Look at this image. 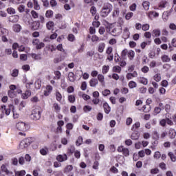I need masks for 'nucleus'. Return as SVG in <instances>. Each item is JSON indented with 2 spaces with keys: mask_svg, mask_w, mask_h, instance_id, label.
<instances>
[{
  "mask_svg": "<svg viewBox=\"0 0 176 176\" xmlns=\"http://www.w3.org/2000/svg\"><path fill=\"white\" fill-rule=\"evenodd\" d=\"M112 8H113L112 5L109 3L104 5L100 12V16H102V17H107V16H108L109 12H112Z\"/></svg>",
  "mask_w": 176,
  "mask_h": 176,
  "instance_id": "1",
  "label": "nucleus"
},
{
  "mask_svg": "<svg viewBox=\"0 0 176 176\" xmlns=\"http://www.w3.org/2000/svg\"><path fill=\"white\" fill-rule=\"evenodd\" d=\"M32 142H34V139L32 138H26L20 142L19 146L21 149H25V148H28Z\"/></svg>",
  "mask_w": 176,
  "mask_h": 176,
  "instance_id": "2",
  "label": "nucleus"
},
{
  "mask_svg": "<svg viewBox=\"0 0 176 176\" xmlns=\"http://www.w3.org/2000/svg\"><path fill=\"white\" fill-rule=\"evenodd\" d=\"M30 118L33 119V120H39L41 119V111H39L38 109L32 110Z\"/></svg>",
  "mask_w": 176,
  "mask_h": 176,
  "instance_id": "3",
  "label": "nucleus"
},
{
  "mask_svg": "<svg viewBox=\"0 0 176 176\" xmlns=\"http://www.w3.org/2000/svg\"><path fill=\"white\" fill-rule=\"evenodd\" d=\"M31 25V30H32V31H38V30H42L43 28V25H41V21H39L32 22Z\"/></svg>",
  "mask_w": 176,
  "mask_h": 176,
  "instance_id": "4",
  "label": "nucleus"
},
{
  "mask_svg": "<svg viewBox=\"0 0 176 176\" xmlns=\"http://www.w3.org/2000/svg\"><path fill=\"white\" fill-rule=\"evenodd\" d=\"M28 126V125L23 122H19L16 125L17 130H19V131H25L27 130Z\"/></svg>",
  "mask_w": 176,
  "mask_h": 176,
  "instance_id": "5",
  "label": "nucleus"
},
{
  "mask_svg": "<svg viewBox=\"0 0 176 176\" xmlns=\"http://www.w3.org/2000/svg\"><path fill=\"white\" fill-rule=\"evenodd\" d=\"M10 108H14V106L13 104L10 105V108L6 109V105L1 106V111L2 112H5L6 115L9 116L10 115Z\"/></svg>",
  "mask_w": 176,
  "mask_h": 176,
  "instance_id": "6",
  "label": "nucleus"
},
{
  "mask_svg": "<svg viewBox=\"0 0 176 176\" xmlns=\"http://www.w3.org/2000/svg\"><path fill=\"white\" fill-rule=\"evenodd\" d=\"M56 160H58V162H60L61 163L65 160H68V156H67V154L58 155L56 157Z\"/></svg>",
  "mask_w": 176,
  "mask_h": 176,
  "instance_id": "7",
  "label": "nucleus"
},
{
  "mask_svg": "<svg viewBox=\"0 0 176 176\" xmlns=\"http://www.w3.org/2000/svg\"><path fill=\"white\" fill-rule=\"evenodd\" d=\"M89 85L91 87H96L98 85V80L97 78H91L89 81Z\"/></svg>",
  "mask_w": 176,
  "mask_h": 176,
  "instance_id": "8",
  "label": "nucleus"
},
{
  "mask_svg": "<svg viewBox=\"0 0 176 176\" xmlns=\"http://www.w3.org/2000/svg\"><path fill=\"white\" fill-rule=\"evenodd\" d=\"M103 108L105 113L108 114L111 112V107H109V104H108L107 102L103 104Z\"/></svg>",
  "mask_w": 176,
  "mask_h": 176,
  "instance_id": "9",
  "label": "nucleus"
},
{
  "mask_svg": "<svg viewBox=\"0 0 176 176\" xmlns=\"http://www.w3.org/2000/svg\"><path fill=\"white\" fill-rule=\"evenodd\" d=\"M18 20L19 16L17 15H12L8 18V21H10V23H16Z\"/></svg>",
  "mask_w": 176,
  "mask_h": 176,
  "instance_id": "10",
  "label": "nucleus"
},
{
  "mask_svg": "<svg viewBox=\"0 0 176 176\" xmlns=\"http://www.w3.org/2000/svg\"><path fill=\"white\" fill-rule=\"evenodd\" d=\"M1 171H3V173H5L7 174V175H9V174H13V173L9 171V170H8V168H6V166L5 164H3L1 167Z\"/></svg>",
  "mask_w": 176,
  "mask_h": 176,
  "instance_id": "11",
  "label": "nucleus"
},
{
  "mask_svg": "<svg viewBox=\"0 0 176 176\" xmlns=\"http://www.w3.org/2000/svg\"><path fill=\"white\" fill-rule=\"evenodd\" d=\"M175 135H176L175 130L173 129H170L169 130V137H170V138L173 140V138H175Z\"/></svg>",
  "mask_w": 176,
  "mask_h": 176,
  "instance_id": "12",
  "label": "nucleus"
},
{
  "mask_svg": "<svg viewBox=\"0 0 176 176\" xmlns=\"http://www.w3.org/2000/svg\"><path fill=\"white\" fill-rule=\"evenodd\" d=\"M68 78L69 82H75V74H74V72H69L68 74Z\"/></svg>",
  "mask_w": 176,
  "mask_h": 176,
  "instance_id": "13",
  "label": "nucleus"
},
{
  "mask_svg": "<svg viewBox=\"0 0 176 176\" xmlns=\"http://www.w3.org/2000/svg\"><path fill=\"white\" fill-rule=\"evenodd\" d=\"M13 30L14 32H20V31H21V26L19 24L14 25Z\"/></svg>",
  "mask_w": 176,
  "mask_h": 176,
  "instance_id": "14",
  "label": "nucleus"
},
{
  "mask_svg": "<svg viewBox=\"0 0 176 176\" xmlns=\"http://www.w3.org/2000/svg\"><path fill=\"white\" fill-rule=\"evenodd\" d=\"M31 96V91L30 90H27L23 95H22L23 99V100H27Z\"/></svg>",
  "mask_w": 176,
  "mask_h": 176,
  "instance_id": "15",
  "label": "nucleus"
},
{
  "mask_svg": "<svg viewBox=\"0 0 176 176\" xmlns=\"http://www.w3.org/2000/svg\"><path fill=\"white\" fill-rule=\"evenodd\" d=\"M46 27L47 28V30H52V28H53V27H54V22L50 21L47 23L46 24Z\"/></svg>",
  "mask_w": 176,
  "mask_h": 176,
  "instance_id": "16",
  "label": "nucleus"
},
{
  "mask_svg": "<svg viewBox=\"0 0 176 176\" xmlns=\"http://www.w3.org/2000/svg\"><path fill=\"white\" fill-rule=\"evenodd\" d=\"M35 89H36L37 90H39V89H41V86H42V81H41V80H37L35 83Z\"/></svg>",
  "mask_w": 176,
  "mask_h": 176,
  "instance_id": "17",
  "label": "nucleus"
},
{
  "mask_svg": "<svg viewBox=\"0 0 176 176\" xmlns=\"http://www.w3.org/2000/svg\"><path fill=\"white\" fill-rule=\"evenodd\" d=\"M75 152V146H71L67 150V155L71 156Z\"/></svg>",
  "mask_w": 176,
  "mask_h": 176,
  "instance_id": "18",
  "label": "nucleus"
},
{
  "mask_svg": "<svg viewBox=\"0 0 176 176\" xmlns=\"http://www.w3.org/2000/svg\"><path fill=\"white\" fill-rule=\"evenodd\" d=\"M131 140H137L140 138V134L138 133H133L131 135Z\"/></svg>",
  "mask_w": 176,
  "mask_h": 176,
  "instance_id": "19",
  "label": "nucleus"
},
{
  "mask_svg": "<svg viewBox=\"0 0 176 176\" xmlns=\"http://www.w3.org/2000/svg\"><path fill=\"white\" fill-rule=\"evenodd\" d=\"M83 142V138L82 136H79L78 140L76 142V145L77 146H80V144Z\"/></svg>",
  "mask_w": 176,
  "mask_h": 176,
  "instance_id": "20",
  "label": "nucleus"
},
{
  "mask_svg": "<svg viewBox=\"0 0 176 176\" xmlns=\"http://www.w3.org/2000/svg\"><path fill=\"white\" fill-rule=\"evenodd\" d=\"M135 53L134 52V51L133 50H130L128 52V57L129 58V60H133L134 58V56H135Z\"/></svg>",
  "mask_w": 176,
  "mask_h": 176,
  "instance_id": "21",
  "label": "nucleus"
},
{
  "mask_svg": "<svg viewBox=\"0 0 176 176\" xmlns=\"http://www.w3.org/2000/svg\"><path fill=\"white\" fill-rule=\"evenodd\" d=\"M45 16L47 19H50L51 17H53V11L51 10H47V12L45 13Z\"/></svg>",
  "mask_w": 176,
  "mask_h": 176,
  "instance_id": "22",
  "label": "nucleus"
},
{
  "mask_svg": "<svg viewBox=\"0 0 176 176\" xmlns=\"http://www.w3.org/2000/svg\"><path fill=\"white\" fill-rule=\"evenodd\" d=\"M104 49H105V43H102L98 46V52L99 53H102L104 52Z\"/></svg>",
  "mask_w": 176,
  "mask_h": 176,
  "instance_id": "23",
  "label": "nucleus"
},
{
  "mask_svg": "<svg viewBox=\"0 0 176 176\" xmlns=\"http://www.w3.org/2000/svg\"><path fill=\"white\" fill-rule=\"evenodd\" d=\"M68 100H69V102H71L72 104H74V102H75L76 98H75V96L69 95L68 96Z\"/></svg>",
  "mask_w": 176,
  "mask_h": 176,
  "instance_id": "24",
  "label": "nucleus"
},
{
  "mask_svg": "<svg viewBox=\"0 0 176 176\" xmlns=\"http://www.w3.org/2000/svg\"><path fill=\"white\" fill-rule=\"evenodd\" d=\"M119 13H120V11L119 10V8H116L113 12V17H118L119 16Z\"/></svg>",
  "mask_w": 176,
  "mask_h": 176,
  "instance_id": "25",
  "label": "nucleus"
},
{
  "mask_svg": "<svg viewBox=\"0 0 176 176\" xmlns=\"http://www.w3.org/2000/svg\"><path fill=\"white\" fill-rule=\"evenodd\" d=\"M162 60L164 63H169V61H170V58H168V56L167 55H164L162 57Z\"/></svg>",
  "mask_w": 176,
  "mask_h": 176,
  "instance_id": "26",
  "label": "nucleus"
},
{
  "mask_svg": "<svg viewBox=\"0 0 176 176\" xmlns=\"http://www.w3.org/2000/svg\"><path fill=\"white\" fill-rule=\"evenodd\" d=\"M168 16H170V12L166 11L163 13L162 18L164 19V20H166V21H167L168 20Z\"/></svg>",
  "mask_w": 176,
  "mask_h": 176,
  "instance_id": "27",
  "label": "nucleus"
},
{
  "mask_svg": "<svg viewBox=\"0 0 176 176\" xmlns=\"http://www.w3.org/2000/svg\"><path fill=\"white\" fill-rule=\"evenodd\" d=\"M120 71H122L120 66H114L113 67V72H118V74H120Z\"/></svg>",
  "mask_w": 176,
  "mask_h": 176,
  "instance_id": "28",
  "label": "nucleus"
},
{
  "mask_svg": "<svg viewBox=\"0 0 176 176\" xmlns=\"http://www.w3.org/2000/svg\"><path fill=\"white\" fill-rule=\"evenodd\" d=\"M32 58H34V60H42V56H41V54H32Z\"/></svg>",
  "mask_w": 176,
  "mask_h": 176,
  "instance_id": "29",
  "label": "nucleus"
},
{
  "mask_svg": "<svg viewBox=\"0 0 176 176\" xmlns=\"http://www.w3.org/2000/svg\"><path fill=\"white\" fill-rule=\"evenodd\" d=\"M168 155L172 162H176V157L175 155H174V153H173L172 152H169Z\"/></svg>",
  "mask_w": 176,
  "mask_h": 176,
  "instance_id": "30",
  "label": "nucleus"
},
{
  "mask_svg": "<svg viewBox=\"0 0 176 176\" xmlns=\"http://www.w3.org/2000/svg\"><path fill=\"white\" fill-rule=\"evenodd\" d=\"M143 8L145 9V10H149V2L148 1H144L143 3Z\"/></svg>",
  "mask_w": 176,
  "mask_h": 176,
  "instance_id": "31",
  "label": "nucleus"
},
{
  "mask_svg": "<svg viewBox=\"0 0 176 176\" xmlns=\"http://www.w3.org/2000/svg\"><path fill=\"white\" fill-rule=\"evenodd\" d=\"M31 14H32L33 19H38V17L39 16V14L35 10H32Z\"/></svg>",
  "mask_w": 176,
  "mask_h": 176,
  "instance_id": "32",
  "label": "nucleus"
},
{
  "mask_svg": "<svg viewBox=\"0 0 176 176\" xmlns=\"http://www.w3.org/2000/svg\"><path fill=\"white\" fill-rule=\"evenodd\" d=\"M53 107L54 108L56 112H59L61 110V107H60L57 103H54L53 104Z\"/></svg>",
  "mask_w": 176,
  "mask_h": 176,
  "instance_id": "33",
  "label": "nucleus"
},
{
  "mask_svg": "<svg viewBox=\"0 0 176 176\" xmlns=\"http://www.w3.org/2000/svg\"><path fill=\"white\" fill-rule=\"evenodd\" d=\"M56 97L57 101H59V102L61 101V100L63 98V96L61 95V94L59 91H56Z\"/></svg>",
  "mask_w": 176,
  "mask_h": 176,
  "instance_id": "34",
  "label": "nucleus"
},
{
  "mask_svg": "<svg viewBox=\"0 0 176 176\" xmlns=\"http://www.w3.org/2000/svg\"><path fill=\"white\" fill-rule=\"evenodd\" d=\"M11 75H12V76H13V78H16V76H19V69H14L12 71V73Z\"/></svg>",
  "mask_w": 176,
  "mask_h": 176,
  "instance_id": "35",
  "label": "nucleus"
},
{
  "mask_svg": "<svg viewBox=\"0 0 176 176\" xmlns=\"http://www.w3.org/2000/svg\"><path fill=\"white\" fill-rule=\"evenodd\" d=\"M129 86L130 89H134V87H137V83H135L134 81H130L129 82Z\"/></svg>",
  "mask_w": 176,
  "mask_h": 176,
  "instance_id": "36",
  "label": "nucleus"
},
{
  "mask_svg": "<svg viewBox=\"0 0 176 176\" xmlns=\"http://www.w3.org/2000/svg\"><path fill=\"white\" fill-rule=\"evenodd\" d=\"M18 10L20 13H23V12H25V5H21L18 7Z\"/></svg>",
  "mask_w": 176,
  "mask_h": 176,
  "instance_id": "37",
  "label": "nucleus"
},
{
  "mask_svg": "<svg viewBox=\"0 0 176 176\" xmlns=\"http://www.w3.org/2000/svg\"><path fill=\"white\" fill-rule=\"evenodd\" d=\"M86 89H87V83L86 82V81H83L81 84V90L85 91Z\"/></svg>",
  "mask_w": 176,
  "mask_h": 176,
  "instance_id": "38",
  "label": "nucleus"
},
{
  "mask_svg": "<svg viewBox=\"0 0 176 176\" xmlns=\"http://www.w3.org/2000/svg\"><path fill=\"white\" fill-rule=\"evenodd\" d=\"M15 175L24 176V175H25V170H21V171H17V172L15 173Z\"/></svg>",
  "mask_w": 176,
  "mask_h": 176,
  "instance_id": "39",
  "label": "nucleus"
},
{
  "mask_svg": "<svg viewBox=\"0 0 176 176\" xmlns=\"http://www.w3.org/2000/svg\"><path fill=\"white\" fill-rule=\"evenodd\" d=\"M154 80H155V82H160V80H162V77L160 76V74H157L156 75H155Z\"/></svg>",
  "mask_w": 176,
  "mask_h": 176,
  "instance_id": "40",
  "label": "nucleus"
},
{
  "mask_svg": "<svg viewBox=\"0 0 176 176\" xmlns=\"http://www.w3.org/2000/svg\"><path fill=\"white\" fill-rule=\"evenodd\" d=\"M74 169V167H72V165H69L65 168V173H69V171H72Z\"/></svg>",
  "mask_w": 176,
  "mask_h": 176,
  "instance_id": "41",
  "label": "nucleus"
},
{
  "mask_svg": "<svg viewBox=\"0 0 176 176\" xmlns=\"http://www.w3.org/2000/svg\"><path fill=\"white\" fill-rule=\"evenodd\" d=\"M153 33L154 34L155 36L157 38V36H160V30L157 29L154 30L153 31Z\"/></svg>",
  "mask_w": 176,
  "mask_h": 176,
  "instance_id": "42",
  "label": "nucleus"
},
{
  "mask_svg": "<svg viewBox=\"0 0 176 176\" xmlns=\"http://www.w3.org/2000/svg\"><path fill=\"white\" fill-rule=\"evenodd\" d=\"M7 12L9 13V14H14V13H16V11L14 10V8H10L7 9Z\"/></svg>",
  "mask_w": 176,
  "mask_h": 176,
  "instance_id": "43",
  "label": "nucleus"
},
{
  "mask_svg": "<svg viewBox=\"0 0 176 176\" xmlns=\"http://www.w3.org/2000/svg\"><path fill=\"white\" fill-rule=\"evenodd\" d=\"M90 12L91 13L92 16H94L96 13H97V8L95 6H92L90 9Z\"/></svg>",
  "mask_w": 176,
  "mask_h": 176,
  "instance_id": "44",
  "label": "nucleus"
},
{
  "mask_svg": "<svg viewBox=\"0 0 176 176\" xmlns=\"http://www.w3.org/2000/svg\"><path fill=\"white\" fill-rule=\"evenodd\" d=\"M67 39L70 42H74V41H75V36H74L72 34H70L68 35Z\"/></svg>",
  "mask_w": 176,
  "mask_h": 176,
  "instance_id": "45",
  "label": "nucleus"
},
{
  "mask_svg": "<svg viewBox=\"0 0 176 176\" xmlns=\"http://www.w3.org/2000/svg\"><path fill=\"white\" fill-rule=\"evenodd\" d=\"M133 12H128L125 16L126 20H130L133 17Z\"/></svg>",
  "mask_w": 176,
  "mask_h": 176,
  "instance_id": "46",
  "label": "nucleus"
},
{
  "mask_svg": "<svg viewBox=\"0 0 176 176\" xmlns=\"http://www.w3.org/2000/svg\"><path fill=\"white\" fill-rule=\"evenodd\" d=\"M33 2H34V9H35L36 10H39V9H40L41 8L39 7V4H38V1H36V0H33Z\"/></svg>",
  "mask_w": 176,
  "mask_h": 176,
  "instance_id": "47",
  "label": "nucleus"
},
{
  "mask_svg": "<svg viewBox=\"0 0 176 176\" xmlns=\"http://www.w3.org/2000/svg\"><path fill=\"white\" fill-rule=\"evenodd\" d=\"M104 78L102 74L98 75V80H99V82H100V83H104Z\"/></svg>",
  "mask_w": 176,
  "mask_h": 176,
  "instance_id": "48",
  "label": "nucleus"
},
{
  "mask_svg": "<svg viewBox=\"0 0 176 176\" xmlns=\"http://www.w3.org/2000/svg\"><path fill=\"white\" fill-rule=\"evenodd\" d=\"M140 83H142V85H148V79L142 77L140 78Z\"/></svg>",
  "mask_w": 176,
  "mask_h": 176,
  "instance_id": "49",
  "label": "nucleus"
},
{
  "mask_svg": "<svg viewBox=\"0 0 176 176\" xmlns=\"http://www.w3.org/2000/svg\"><path fill=\"white\" fill-rule=\"evenodd\" d=\"M42 47H45V43L43 42L40 43L37 46H36V49L37 50L42 49Z\"/></svg>",
  "mask_w": 176,
  "mask_h": 176,
  "instance_id": "50",
  "label": "nucleus"
},
{
  "mask_svg": "<svg viewBox=\"0 0 176 176\" xmlns=\"http://www.w3.org/2000/svg\"><path fill=\"white\" fill-rule=\"evenodd\" d=\"M109 71V66H103L102 67V73L103 74H107Z\"/></svg>",
  "mask_w": 176,
  "mask_h": 176,
  "instance_id": "51",
  "label": "nucleus"
},
{
  "mask_svg": "<svg viewBox=\"0 0 176 176\" xmlns=\"http://www.w3.org/2000/svg\"><path fill=\"white\" fill-rule=\"evenodd\" d=\"M109 94H111V91L109 89H105L102 91V95L104 96V97L109 96Z\"/></svg>",
  "mask_w": 176,
  "mask_h": 176,
  "instance_id": "52",
  "label": "nucleus"
},
{
  "mask_svg": "<svg viewBox=\"0 0 176 176\" xmlns=\"http://www.w3.org/2000/svg\"><path fill=\"white\" fill-rule=\"evenodd\" d=\"M91 109H92L91 107H90L89 105H86L84 107L85 112H90V111H91Z\"/></svg>",
  "mask_w": 176,
  "mask_h": 176,
  "instance_id": "53",
  "label": "nucleus"
},
{
  "mask_svg": "<svg viewBox=\"0 0 176 176\" xmlns=\"http://www.w3.org/2000/svg\"><path fill=\"white\" fill-rule=\"evenodd\" d=\"M122 152L124 156H129V155H130V151H129V148H124Z\"/></svg>",
  "mask_w": 176,
  "mask_h": 176,
  "instance_id": "54",
  "label": "nucleus"
},
{
  "mask_svg": "<svg viewBox=\"0 0 176 176\" xmlns=\"http://www.w3.org/2000/svg\"><path fill=\"white\" fill-rule=\"evenodd\" d=\"M142 30L143 31H148L149 30V24H144L142 25Z\"/></svg>",
  "mask_w": 176,
  "mask_h": 176,
  "instance_id": "55",
  "label": "nucleus"
},
{
  "mask_svg": "<svg viewBox=\"0 0 176 176\" xmlns=\"http://www.w3.org/2000/svg\"><path fill=\"white\" fill-rule=\"evenodd\" d=\"M121 93L122 94H127V93H129V89L126 87H123L122 89H121Z\"/></svg>",
  "mask_w": 176,
  "mask_h": 176,
  "instance_id": "56",
  "label": "nucleus"
},
{
  "mask_svg": "<svg viewBox=\"0 0 176 176\" xmlns=\"http://www.w3.org/2000/svg\"><path fill=\"white\" fill-rule=\"evenodd\" d=\"M144 36H145V38H147L148 39H151V38L152 36V34H151L150 32H146L144 33Z\"/></svg>",
  "mask_w": 176,
  "mask_h": 176,
  "instance_id": "57",
  "label": "nucleus"
},
{
  "mask_svg": "<svg viewBox=\"0 0 176 176\" xmlns=\"http://www.w3.org/2000/svg\"><path fill=\"white\" fill-rule=\"evenodd\" d=\"M142 72H143L144 74H147V72H149V67H148L147 66H144L142 68Z\"/></svg>",
  "mask_w": 176,
  "mask_h": 176,
  "instance_id": "58",
  "label": "nucleus"
},
{
  "mask_svg": "<svg viewBox=\"0 0 176 176\" xmlns=\"http://www.w3.org/2000/svg\"><path fill=\"white\" fill-rule=\"evenodd\" d=\"M159 173V169L157 168H153L151 170V174H157Z\"/></svg>",
  "mask_w": 176,
  "mask_h": 176,
  "instance_id": "59",
  "label": "nucleus"
},
{
  "mask_svg": "<svg viewBox=\"0 0 176 176\" xmlns=\"http://www.w3.org/2000/svg\"><path fill=\"white\" fill-rule=\"evenodd\" d=\"M161 111H162L161 107H155L154 109V112H155V113H156V115H157V113H160Z\"/></svg>",
  "mask_w": 176,
  "mask_h": 176,
  "instance_id": "60",
  "label": "nucleus"
},
{
  "mask_svg": "<svg viewBox=\"0 0 176 176\" xmlns=\"http://www.w3.org/2000/svg\"><path fill=\"white\" fill-rule=\"evenodd\" d=\"M20 59L23 61H27V54H21Z\"/></svg>",
  "mask_w": 176,
  "mask_h": 176,
  "instance_id": "61",
  "label": "nucleus"
},
{
  "mask_svg": "<svg viewBox=\"0 0 176 176\" xmlns=\"http://www.w3.org/2000/svg\"><path fill=\"white\" fill-rule=\"evenodd\" d=\"M126 56H127V50L125 49L124 50H122V58H126Z\"/></svg>",
  "mask_w": 176,
  "mask_h": 176,
  "instance_id": "62",
  "label": "nucleus"
},
{
  "mask_svg": "<svg viewBox=\"0 0 176 176\" xmlns=\"http://www.w3.org/2000/svg\"><path fill=\"white\" fill-rule=\"evenodd\" d=\"M153 140H159V134L157 133V131H154V134L153 136Z\"/></svg>",
  "mask_w": 176,
  "mask_h": 176,
  "instance_id": "63",
  "label": "nucleus"
},
{
  "mask_svg": "<svg viewBox=\"0 0 176 176\" xmlns=\"http://www.w3.org/2000/svg\"><path fill=\"white\" fill-rule=\"evenodd\" d=\"M102 118H104V116L102 113H98L97 115V120H102Z\"/></svg>",
  "mask_w": 176,
  "mask_h": 176,
  "instance_id": "64",
  "label": "nucleus"
}]
</instances>
